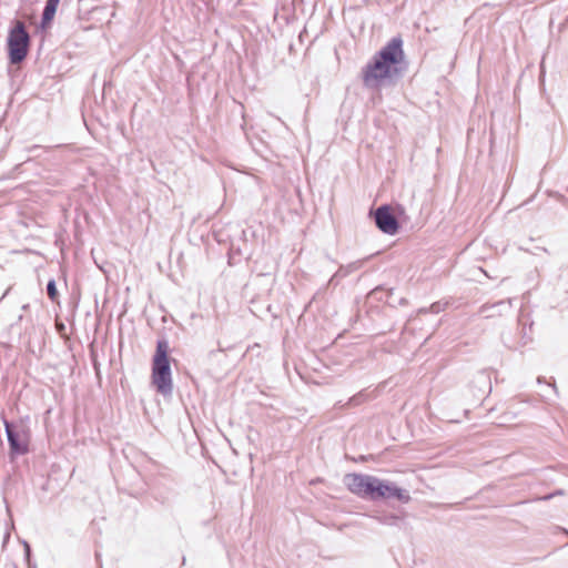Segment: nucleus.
Instances as JSON below:
<instances>
[{
  "label": "nucleus",
  "mask_w": 568,
  "mask_h": 568,
  "mask_svg": "<svg viewBox=\"0 0 568 568\" xmlns=\"http://www.w3.org/2000/svg\"><path fill=\"white\" fill-rule=\"evenodd\" d=\"M404 57L403 40L399 37L392 38L362 69L364 87L379 90L394 85L403 74Z\"/></svg>",
  "instance_id": "f257e3e1"
},
{
  "label": "nucleus",
  "mask_w": 568,
  "mask_h": 568,
  "mask_svg": "<svg viewBox=\"0 0 568 568\" xmlns=\"http://www.w3.org/2000/svg\"><path fill=\"white\" fill-rule=\"evenodd\" d=\"M152 384L158 393L163 396L172 394L173 383L171 376V366L169 359V343L165 339H159L152 365Z\"/></svg>",
  "instance_id": "f03ea898"
},
{
  "label": "nucleus",
  "mask_w": 568,
  "mask_h": 568,
  "mask_svg": "<svg viewBox=\"0 0 568 568\" xmlns=\"http://www.w3.org/2000/svg\"><path fill=\"white\" fill-rule=\"evenodd\" d=\"M29 47L30 36L26 26L23 22L17 21L8 36V55L10 63H21L28 55Z\"/></svg>",
  "instance_id": "7ed1b4c3"
},
{
  "label": "nucleus",
  "mask_w": 568,
  "mask_h": 568,
  "mask_svg": "<svg viewBox=\"0 0 568 568\" xmlns=\"http://www.w3.org/2000/svg\"><path fill=\"white\" fill-rule=\"evenodd\" d=\"M7 439L10 447V454L20 456L29 452L30 429L22 422H9L2 417Z\"/></svg>",
  "instance_id": "20e7f679"
},
{
  "label": "nucleus",
  "mask_w": 568,
  "mask_h": 568,
  "mask_svg": "<svg viewBox=\"0 0 568 568\" xmlns=\"http://www.w3.org/2000/svg\"><path fill=\"white\" fill-rule=\"evenodd\" d=\"M377 229L388 235H394L399 229V223L389 205L384 204L371 212Z\"/></svg>",
  "instance_id": "39448f33"
},
{
  "label": "nucleus",
  "mask_w": 568,
  "mask_h": 568,
  "mask_svg": "<svg viewBox=\"0 0 568 568\" xmlns=\"http://www.w3.org/2000/svg\"><path fill=\"white\" fill-rule=\"evenodd\" d=\"M378 500L396 499L403 504L410 501L409 491L398 487L395 483L381 479L379 490H377Z\"/></svg>",
  "instance_id": "423d86ee"
},
{
  "label": "nucleus",
  "mask_w": 568,
  "mask_h": 568,
  "mask_svg": "<svg viewBox=\"0 0 568 568\" xmlns=\"http://www.w3.org/2000/svg\"><path fill=\"white\" fill-rule=\"evenodd\" d=\"M513 306V298L506 301H499L493 304H484L479 308V313L485 317H494L495 315H501L503 311H508Z\"/></svg>",
  "instance_id": "0eeeda50"
},
{
  "label": "nucleus",
  "mask_w": 568,
  "mask_h": 568,
  "mask_svg": "<svg viewBox=\"0 0 568 568\" xmlns=\"http://www.w3.org/2000/svg\"><path fill=\"white\" fill-rule=\"evenodd\" d=\"M366 478H367L366 474H347L344 477V484L346 485L347 489L351 493H353L359 497V495L362 494V490L364 488Z\"/></svg>",
  "instance_id": "6e6552de"
},
{
  "label": "nucleus",
  "mask_w": 568,
  "mask_h": 568,
  "mask_svg": "<svg viewBox=\"0 0 568 568\" xmlns=\"http://www.w3.org/2000/svg\"><path fill=\"white\" fill-rule=\"evenodd\" d=\"M381 478L372 475H367L364 488L359 497L367 498L371 500H378L377 490H379Z\"/></svg>",
  "instance_id": "1a4fd4ad"
},
{
  "label": "nucleus",
  "mask_w": 568,
  "mask_h": 568,
  "mask_svg": "<svg viewBox=\"0 0 568 568\" xmlns=\"http://www.w3.org/2000/svg\"><path fill=\"white\" fill-rule=\"evenodd\" d=\"M381 478L372 475H367L364 488L359 497L367 498L371 500H378L377 490H379Z\"/></svg>",
  "instance_id": "9d476101"
},
{
  "label": "nucleus",
  "mask_w": 568,
  "mask_h": 568,
  "mask_svg": "<svg viewBox=\"0 0 568 568\" xmlns=\"http://www.w3.org/2000/svg\"><path fill=\"white\" fill-rule=\"evenodd\" d=\"M59 2L60 0H47L41 18L42 28L49 26L53 20Z\"/></svg>",
  "instance_id": "9b49d317"
},
{
  "label": "nucleus",
  "mask_w": 568,
  "mask_h": 568,
  "mask_svg": "<svg viewBox=\"0 0 568 568\" xmlns=\"http://www.w3.org/2000/svg\"><path fill=\"white\" fill-rule=\"evenodd\" d=\"M364 393L359 392L358 394L352 396L346 404H342L341 402L335 404V407L344 408L345 406H358L365 400Z\"/></svg>",
  "instance_id": "f8f14e48"
},
{
  "label": "nucleus",
  "mask_w": 568,
  "mask_h": 568,
  "mask_svg": "<svg viewBox=\"0 0 568 568\" xmlns=\"http://www.w3.org/2000/svg\"><path fill=\"white\" fill-rule=\"evenodd\" d=\"M447 306H448L447 303L435 302L429 306V308H425V307L420 308L418 311V313L424 314L427 312H432V313L437 314L439 312H443Z\"/></svg>",
  "instance_id": "ddd939ff"
},
{
  "label": "nucleus",
  "mask_w": 568,
  "mask_h": 568,
  "mask_svg": "<svg viewBox=\"0 0 568 568\" xmlns=\"http://www.w3.org/2000/svg\"><path fill=\"white\" fill-rule=\"evenodd\" d=\"M47 294L49 296V298L54 302L57 301L58 298V290H57V286H55V281L54 280H50L47 284Z\"/></svg>",
  "instance_id": "4468645a"
},
{
  "label": "nucleus",
  "mask_w": 568,
  "mask_h": 568,
  "mask_svg": "<svg viewBox=\"0 0 568 568\" xmlns=\"http://www.w3.org/2000/svg\"><path fill=\"white\" fill-rule=\"evenodd\" d=\"M347 274V271H344L343 267H341L334 275L333 277L331 278V281H333L335 277H338V276H345Z\"/></svg>",
  "instance_id": "2eb2a0df"
},
{
  "label": "nucleus",
  "mask_w": 568,
  "mask_h": 568,
  "mask_svg": "<svg viewBox=\"0 0 568 568\" xmlns=\"http://www.w3.org/2000/svg\"><path fill=\"white\" fill-rule=\"evenodd\" d=\"M23 546H24V550H26V556L29 557L30 556V545L27 541H23Z\"/></svg>",
  "instance_id": "dca6fc26"
},
{
  "label": "nucleus",
  "mask_w": 568,
  "mask_h": 568,
  "mask_svg": "<svg viewBox=\"0 0 568 568\" xmlns=\"http://www.w3.org/2000/svg\"><path fill=\"white\" fill-rule=\"evenodd\" d=\"M9 537H10V535H9V532H7L6 536H4V541L8 540Z\"/></svg>",
  "instance_id": "f3484780"
},
{
  "label": "nucleus",
  "mask_w": 568,
  "mask_h": 568,
  "mask_svg": "<svg viewBox=\"0 0 568 568\" xmlns=\"http://www.w3.org/2000/svg\"><path fill=\"white\" fill-rule=\"evenodd\" d=\"M551 387H552L554 392L557 393L556 386L552 385Z\"/></svg>",
  "instance_id": "a211bd4d"
}]
</instances>
